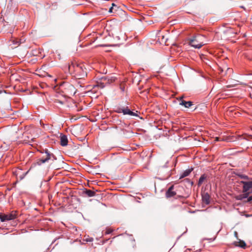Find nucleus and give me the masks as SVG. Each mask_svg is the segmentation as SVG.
<instances>
[{"label":"nucleus","mask_w":252,"mask_h":252,"mask_svg":"<svg viewBox=\"0 0 252 252\" xmlns=\"http://www.w3.org/2000/svg\"><path fill=\"white\" fill-rule=\"evenodd\" d=\"M68 70L78 79L83 78L87 76L86 65L83 63H72L69 65Z\"/></svg>","instance_id":"nucleus-1"},{"label":"nucleus","mask_w":252,"mask_h":252,"mask_svg":"<svg viewBox=\"0 0 252 252\" xmlns=\"http://www.w3.org/2000/svg\"><path fill=\"white\" fill-rule=\"evenodd\" d=\"M204 36L201 35H198L194 36L189 41V45L195 48L199 49L205 43L202 41Z\"/></svg>","instance_id":"nucleus-2"},{"label":"nucleus","mask_w":252,"mask_h":252,"mask_svg":"<svg viewBox=\"0 0 252 252\" xmlns=\"http://www.w3.org/2000/svg\"><path fill=\"white\" fill-rule=\"evenodd\" d=\"M17 217L16 212L12 211L8 214H0V220L1 222L13 220Z\"/></svg>","instance_id":"nucleus-3"},{"label":"nucleus","mask_w":252,"mask_h":252,"mask_svg":"<svg viewBox=\"0 0 252 252\" xmlns=\"http://www.w3.org/2000/svg\"><path fill=\"white\" fill-rule=\"evenodd\" d=\"M241 183L243 184V192H249V190H252V181L250 182H245L242 181Z\"/></svg>","instance_id":"nucleus-4"},{"label":"nucleus","mask_w":252,"mask_h":252,"mask_svg":"<svg viewBox=\"0 0 252 252\" xmlns=\"http://www.w3.org/2000/svg\"><path fill=\"white\" fill-rule=\"evenodd\" d=\"M51 154L48 152H46L45 153V157L42 158H41L39 159L37 162L36 164L38 165H40L43 163H45L46 162H47L51 158Z\"/></svg>","instance_id":"nucleus-5"},{"label":"nucleus","mask_w":252,"mask_h":252,"mask_svg":"<svg viewBox=\"0 0 252 252\" xmlns=\"http://www.w3.org/2000/svg\"><path fill=\"white\" fill-rule=\"evenodd\" d=\"M122 113L124 115H128L130 116H138L137 113L131 111L128 106L123 107V110H122Z\"/></svg>","instance_id":"nucleus-6"},{"label":"nucleus","mask_w":252,"mask_h":252,"mask_svg":"<svg viewBox=\"0 0 252 252\" xmlns=\"http://www.w3.org/2000/svg\"><path fill=\"white\" fill-rule=\"evenodd\" d=\"M65 89L66 90V93L71 94L72 93L75 94V88L73 85L69 83L64 84Z\"/></svg>","instance_id":"nucleus-7"},{"label":"nucleus","mask_w":252,"mask_h":252,"mask_svg":"<svg viewBox=\"0 0 252 252\" xmlns=\"http://www.w3.org/2000/svg\"><path fill=\"white\" fill-rule=\"evenodd\" d=\"M157 37L158 38V40L161 44L166 43L167 39L165 38L164 36L161 33L160 31L158 32L157 34Z\"/></svg>","instance_id":"nucleus-8"},{"label":"nucleus","mask_w":252,"mask_h":252,"mask_svg":"<svg viewBox=\"0 0 252 252\" xmlns=\"http://www.w3.org/2000/svg\"><path fill=\"white\" fill-rule=\"evenodd\" d=\"M174 186H171L167 190L166 192V197L167 198H169L174 196L176 195V192L174 191L173 190Z\"/></svg>","instance_id":"nucleus-9"},{"label":"nucleus","mask_w":252,"mask_h":252,"mask_svg":"<svg viewBox=\"0 0 252 252\" xmlns=\"http://www.w3.org/2000/svg\"><path fill=\"white\" fill-rule=\"evenodd\" d=\"M210 195L208 193H204L202 195V202L208 205L210 203Z\"/></svg>","instance_id":"nucleus-10"},{"label":"nucleus","mask_w":252,"mask_h":252,"mask_svg":"<svg viewBox=\"0 0 252 252\" xmlns=\"http://www.w3.org/2000/svg\"><path fill=\"white\" fill-rule=\"evenodd\" d=\"M61 145L62 146H65L68 144V139L66 135H61Z\"/></svg>","instance_id":"nucleus-11"},{"label":"nucleus","mask_w":252,"mask_h":252,"mask_svg":"<svg viewBox=\"0 0 252 252\" xmlns=\"http://www.w3.org/2000/svg\"><path fill=\"white\" fill-rule=\"evenodd\" d=\"M233 244L236 247H239L243 249H245L246 247V243L242 240H239V241H235L233 243Z\"/></svg>","instance_id":"nucleus-12"},{"label":"nucleus","mask_w":252,"mask_h":252,"mask_svg":"<svg viewBox=\"0 0 252 252\" xmlns=\"http://www.w3.org/2000/svg\"><path fill=\"white\" fill-rule=\"evenodd\" d=\"M193 169H188L184 171L180 175V179L183 178L185 177H187L189 175L191 172L192 171Z\"/></svg>","instance_id":"nucleus-13"},{"label":"nucleus","mask_w":252,"mask_h":252,"mask_svg":"<svg viewBox=\"0 0 252 252\" xmlns=\"http://www.w3.org/2000/svg\"><path fill=\"white\" fill-rule=\"evenodd\" d=\"M180 105H184L186 108H189L192 105V102L190 101L182 100L180 103Z\"/></svg>","instance_id":"nucleus-14"},{"label":"nucleus","mask_w":252,"mask_h":252,"mask_svg":"<svg viewBox=\"0 0 252 252\" xmlns=\"http://www.w3.org/2000/svg\"><path fill=\"white\" fill-rule=\"evenodd\" d=\"M85 193L89 197H93V196H94L95 195V192L93 191V190H89V189H86L85 191H84Z\"/></svg>","instance_id":"nucleus-15"},{"label":"nucleus","mask_w":252,"mask_h":252,"mask_svg":"<svg viewBox=\"0 0 252 252\" xmlns=\"http://www.w3.org/2000/svg\"><path fill=\"white\" fill-rule=\"evenodd\" d=\"M206 178V176L205 174L202 175L200 178L199 179L198 182V186H200L201 185V184L203 183V182L205 181V180Z\"/></svg>","instance_id":"nucleus-16"},{"label":"nucleus","mask_w":252,"mask_h":252,"mask_svg":"<svg viewBox=\"0 0 252 252\" xmlns=\"http://www.w3.org/2000/svg\"><path fill=\"white\" fill-rule=\"evenodd\" d=\"M122 110H123V107H117L116 108L115 112L118 113H122Z\"/></svg>","instance_id":"nucleus-17"},{"label":"nucleus","mask_w":252,"mask_h":252,"mask_svg":"<svg viewBox=\"0 0 252 252\" xmlns=\"http://www.w3.org/2000/svg\"><path fill=\"white\" fill-rule=\"evenodd\" d=\"M114 7H117V5L115 4L114 3H113L112 4V6L109 9V12L112 13Z\"/></svg>","instance_id":"nucleus-18"},{"label":"nucleus","mask_w":252,"mask_h":252,"mask_svg":"<svg viewBox=\"0 0 252 252\" xmlns=\"http://www.w3.org/2000/svg\"><path fill=\"white\" fill-rule=\"evenodd\" d=\"M239 177L241 178V179H248V176H247V175H239Z\"/></svg>","instance_id":"nucleus-19"},{"label":"nucleus","mask_w":252,"mask_h":252,"mask_svg":"<svg viewBox=\"0 0 252 252\" xmlns=\"http://www.w3.org/2000/svg\"><path fill=\"white\" fill-rule=\"evenodd\" d=\"M245 193L243 194V198H247L249 196V194L250 193L249 192H244Z\"/></svg>","instance_id":"nucleus-20"},{"label":"nucleus","mask_w":252,"mask_h":252,"mask_svg":"<svg viewBox=\"0 0 252 252\" xmlns=\"http://www.w3.org/2000/svg\"><path fill=\"white\" fill-rule=\"evenodd\" d=\"M248 201L249 202L252 201V195L248 198Z\"/></svg>","instance_id":"nucleus-21"},{"label":"nucleus","mask_w":252,"mask_h":252,"mask_svg":"<svg viewBox=\"0 0 252 252\" xmlns=\"http://www.w3.org/2000/svg\"><path fill=\"white\" fill-rule=\"evenodd\" d=\"M220 140H219V137H216L215 138V141H219Z\"/></svg>","instance_id":"nucleus-22"},{"label":"nucleus","mask_w":252,"mask_h":252,"mask_svg":"<svg viewBox=\"0 0 252 252\" xmlns=\"http://www.w3.org/2000/svg\"><path fill=\"white\" fill-rule=\"evenodd\" d=\"M115 77H112L111 81H115Z\"/></svg>","instance_id":"nucleus-23"},{"label":"nucleus","mask_w":252,"mask_h":252,"mask_svg":"<svg viewBox=\"0 0 252 252\" xmlns=\"http://www.w3.org/2000/svg\"><path fill=\"white\" fill-rule=\"evenodd\" d=\"M31 169H32V167L30 168V169L28 171H27V172L26 173V174H27V173L30 171V170Z\"/></svg>","instance_id":"nucleus-24"},{"label":"nucleus","mask_w":252,"mask_h":252,"mask_svg":"<svg viewBox=\"0 0 252 252\" xmlns=\"http://www.w3.org/2000/svg\"><path fill=\"white\" fill-rule=\"evenodd\" d=\"M234 234H235V235L237 237V232L235 231Z\"/></svg>","instance_id":"nucleus-25"},{"label":"nucleus","mask_w":252,"mask_h":252,"mask_svg":"<svg viewBox=\"0 0 252 252\" xmlns=\"http://www.w3.org/2000/svg\"><path fill=\"white\" fill-rule=\"evenodd\" d=\"M110 233V231H108V232H107V234H109V233Z\"/></svg>","instance_id":"nucleus-26"},{"label":"nucleus","mask_w":252,"mask_h":252,"mask_svg":"<svg viewBox=\"0 0 252 252\" xmlns=\"http://www.w3.org/2000/svg\"><path fill=\"white\" fill-rule=\"evenodd\" d=\"M2 93V91L0 90V94Z\"/></svg>","instance_id":"nucleus-27"},{"label":"nucleus","mask_w":252,"mask_h":252,"mask_svg":"<svg viewBox=\"0 0 252 252\" xmlns=\"http://www.w3.org/2000/svg\"><path fill=\"white\" fill-rule=\"evenodd\" d=\"M93 241V239H92L91 240H90V241Z\"/></svg>","instance_id":"nucleus-28"}]
</instances>
